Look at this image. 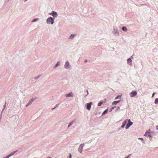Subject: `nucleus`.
<instances>
[{
  "label": "nucleus",
  "instance_id": "nucleus-1",
  "mask_svg": "<svg viewBox=\"0 0 158 158\" xmlns=\"http://www.w3.org/2000/svg\"><path fill=\"white\" fill-rule=\"evenodd\" d=\"M53 21L54 20L53 19V18L51 17H50L49 18H48L47 20V23L48 24H53Z\"/></svg>",
  "mask_w": 158,
  "mask_h": 158
},
{
  "label": "nucleus",
  "instance_id": "nucleus-2",
  "mask_svg": "<svg viewBox=\"0 0 158 158\" xmlns=\"http://www.w3.org/2000/svg\"><path fill=\"white\" fill-rule=\"evenodd\" d=\"M137 94V92L135 91H132L130 94V96L133 97L134 96L136 95Z\"/></svg>",
  "mask_w": 158,
  "mask_h": 158
},
{
  "label": "nucleus",
  "instance_id": "nucleus-3",
  "mask_svg": "<svg viewBox=\"0 0 158 158\" xmlns=\"http://www.w3.org/2000/svg\"><path fill=\"white\" fill-rule=\"evenodd\" d=\"M84 144H81L80 145L78 148V151L80 153H81L83 149V148L84 147Z\"/></svg>",
  "mask_w": 158,
  "mask_h": 158
},
{
  "label": "nucleus",
  "instance_id": "nucleus-4",
  "mask_svg": "<svg viewBox=\"0 0 158 158\" xmlns=\"http://www.w3.org/2000/svg\"><path fill=\"white\" fill-rule=\"evenodd\" d=\"M128 121H129V122L127 124V125L126 127V129H128L130 126L132 125L133 124V123L132 122H131L130 119Z\"/></svg>",
  "mask_w": 158,
  "mask_h": 158
},
{
  "label": "nucleus",
  "instance_id": "nucleus-5",
  "mask_svg": "<svg viewBox=\"0 0 158 158\" xmlns=\"http://www.w3.org/2000/svg\"><path fill=\"white\" fill-rule=\"evenodd\" d=\"M92 104L91 102H90L89 103H87V108H86L88 110H90L91 108V104Z\"/></svg>",
  "mask_w": 158,
  "mask_h": 158
},
{
  "label": "nucleus",
  "instance_id": "nucleus-6",
  "mask_svg": "<svg viewBox=\"0 0 158 158\" xmlns=\"http://www.w3.org/2000/svg\"><path fill=\"white\" fill-rule=\"evenodd\" d=\"M144 136H148L149 137H151V134L148 131L146 132L144 135Z\"/></svg>",
  "mask_w": 158,
  "mask_h": 158
},
{
  "label": "nucleus",
  "instance_id": "nucleus-7",
  "mask_svg": "<svg viewBox=\"0 0 158 158\" xmlns=\"http://www.w3.org/2000/svg\"><path fill=\"white\" fill-rule=\"evenodd\" d=\"M69 63L68 62V61H67L65 62V65H64V67L65 68L67 69L68 68L69 66Z\"/></svg>",
  "mask_w": 158,
  "mask_h": 158
},
{
  "label": "nucleus",
  "instance_id": "nucleus-8",
  "mask_svg": "<svg viewBox=\"0 0 158 158\" xmlns=\"http://www.w3.org/2000/svg\"><path fill=\"white\" fill-rule=\"evenodd\" d=\"M16 152V151H14V152H13V153H10L9 155H8L6 157H5V158H9L10 156L13 155Z\"/></svg>",
  "mask_w": 158,
  "mask_h": 158
},
{
  "label": "nucleus",
  "instance_id": "nucleus-9",
  "mask_svg": "<svg viewBox=\"0 0 158 158\" xmlns=\"http://www.w3.org/2000/svg\"><path fill=\"white\" fill-rule=\"evenodd\" d=\"M127 123V119L125 121H124L122 125L121 126V127L122 128H124L125 126Z\"/></svg>",
  "mask_w": 158,
  "mask_h": 158
},
{
  "label": "nucleus",
  "instance_id": "nucleus-10",
  "mask_svg": "<svg viewBox=\"0 0 158 158\" xmlns=\"http://www.w3.org/2000/svg\"><path fill=\"white\" fill-rule=\"evenodd\" d=\"M34 101V100L33 99H31V100H30L28 103L26 105V107H27V106H29L30 104H31V103H32V102L33 101Z\"/></svg>",
  "mask_w": 158,
  "mask_h": 158
},
{
  "label": "nucleus",
  "instance_id": "nucleus-11",
  "mask_svg": "<svg viewBox=\"0 0 158 158\" xmlns=\"http://www.w3.org/2000/svg\"><path fill=\"white\" fill-rule=\"evenodd\" d=\"M52 15L53 16L55 17H56L57 16V13L54 11H52Z\"/></svg>",
  "mask_w": 158,
  "mask_h": 158
},
{
  "label": "nucleus",
  "instance_id": "nucleus-12",
  "mask_svg": "<svg viewBox=\"0 0 158 158\" xmlns=\"http://www.w3.org/2000/svg\"><path fill=\"white\" fill-rule=\"evenodd\" d=\"M72 93L70 92L69 94H66V96L67 97H73V95H72Z\"/></svg>",
  "mask_w": 158,
  "mask_h": 158
},
{
  "label": "nucleus",
  "instance_id": "nucleus-13",
  "mask_svg": "<svg viewBox=\"0 0 158 158\" xmlns=\"http://www.w3.org/2000/svg\"><path fill=\"white\" fill-rule=\"evenodd\" d=\"M76 121L75 120H73L72 122H71L69 124L68 126V127H69L70 126L72 125L73 123L75 122Z\"/></svg>",
  "mask_w": 158,
  "mask_h": 158
},
{
  "label": "nucleus",
  "instance_id": "nucleus-14",
  "mask_svg": "<svg viewBox=\"0 0 158 158\" xmlns=\"http://www.w3.org/2000/svg\"><path fill=\"white\" fill-rule=\"evenodd\" d=\"M127 61L128 64H129L131 65L132 64L131 63V60L130 58H129L127 59Z\"/></svg>",
  "mask_w": 158,
  "mask_h": 158
},
{
  "label": "nucleus",
  "instance_id": "nucleus-15",
  "mask_svg": "<svg viewBox=\"0 0 158 158\" xmlns=\"http://www.w3.org/2000/svg\"><path fill=\"white\" fill-rule=\"evenodd\" d=\"M120 102V101H114V102L112 103V105H113L114 104H116L117 103H118V102Z\"/></svg>",
  "mask_w": 158,
  "mask_h": 158
},
{
  "label": "nucleus",
  "instance_id": "nucleus-16",
  "mask_svg": "<svg viewBox=\"0 0 158 158\" xmlns=\"http://www.w3.org/2000/svg\"><path fill=\"white\" fill-rule=\"evenodd\" d=\"M60 64V62H58L54 66V68H56Z\"/></svg>",
  "mask_w": 158,
  "mask_h": 158
},
{
  "label": "nucleus",
  "instance_id": "nucleus-17",
  "mask_svg": "<svg viewBox=\"0 0 158 158\" xmlns=\"http://www.w3.org/2000/svg\"><path fill=\"white\" fill-rule=\"evenodd\" d=\"M122 30H123V31H126L127 30V28L126 27H122Z\"/></svg>",
  "mask_w": 158,
  "mask_h": 158
},
{
  "label": "nucleus",
  "instance_id": "nucleus-18",
  "mask_svg": "<svg viewBox=\"0 0 158 158\" xmlns=\"http://www.w3.org/2000/svg\"><path fill=\"white\" fill-rule=\"evenodd\" d=\"M108 111V110L106 109V110L102 113V115H104V114H105L106 113H107Z\"/></svg>",
  "mask_w": 158,
  "mask_h": 158
},
{
  "label": "nucleus",
  "instance_id": "nucleus-19",
  "mask_svg": "<svg viewBox=\"0 0 158 158\" xmlns=\"http://www.w3.org/2000/svg\"><path fill=\"white\" fill-rule=\"evenodd\" d=\"M155 103V104H156V103H158V98H156L155 99V102H154Z\"/></svg>",
  "mask_w": 158,
  "mask_h": 158
},
{
  "label": "nucleus",
  "instance_id": "nucleus-20",
  "mask_svg": "<svg viewBox=\"0 0 158 158\" xmlns=\"http://www.w3.org/2000/svg\"><path fill=\"white\" fill-rule=\"evenodd\" d=\"M102 104V102H101V101H100L99 102V103H98V106H101Z\"/></svg>",
  "mask_w": 158,
  "mask_h": 158
},
{
  "label": "nucleus",
  "instance_id": "nucleus-21",
  "mask_svg": "<svg viewBox=\"0 0 158 158\" xmlns=\"http://www.w3.org/2000/svg\"><path fill=\"white\" fill-rule=\"evenodd\" d=\"M74 35H72L70 36V37L69 38L73 39L74 37Z\"/></svg>",
  "mask_w": 158,
  "mask_h": 158
},
{
  "label": "nucleus",
  "instance_id": "nucleus-22",
  "mask_svg": "<svg viewBox=\"0 0 158 158\" xmlns=\"http://www.w3.org/2000/svg\"><path fill=\"white\" fill-rule=\"evenodd\" d=\"M120 108V107L119 106H118L117 107V109L116 110V111L117 112L119 110Z\"/></svg>",
  "mask_w": 158,
  "mask_h": 158
},
{
  "label": "nucleus",
  "instance_id": "nucleus-23",
  "mask_svg": "<svg viewBox=\"0 0 158 158\" xmlns=\"http://www.w3.org/2000/svg\"><path fill=\"white\" fill-rule=\"evenodd\" d=\"M119 97H120V96H117L115 98V100H116L117 99H118V98H119Z\"/></svg>",
  "mask_w": 158,
  "mask_h": 158
},
{
  "label": "nucleus",
  "instance_id": "nucleus-24",
  "mask_svg": "<svg viewBox=\"0 0 158 158\" xmlns=\"http://www.w3.org/2000/svg\"><path fill=\"white\" fill-rule=\"evenodd\" d=\"M37 20H38V19H35L32 21V22H34L35 21Z\"/></svg>",
  "mask_w": 158,
  "mask_h": 158
},
{
  "label": "nucleus",
  "instance_id": "nucleus-25",
  "mask_svg": "<svg viewBox=\"0 0 158 158\" xmlns=\"http://www.w3.org/2000/svg\"><path fill=\"white\" fill-rule=\"evenodd\" d=\"M69 158H72V155H71V154L70 153L69 154Z\"/></svg>",
  "mask_w": 158,
  "mask_h": 158
},
{
  "label": "nucleus",
  "instance_id": "nucleus-26",
  "mask_svg": "<svg viewBox=\"0 0 158 158\" xmlns=\"http://www.w3.org/2000/svg\"><path fill=\"white\" fill-rule=\"evenodd\" d=\"M131 154H129V155L128 156V157H125V158H128L129 157H130V156H131Z\"/></svg>",
  "mask_w": 158,
  "mask_h": 158
},
{
  "label": "nucleus",
  "instance_id": "nucleus-27",
  "mask_svg": "<svg viewBox=\"0 0 158 158\" xmlns=\"http://www.w3.org/2000/svg\"><path fill=\"white\" fill-rule=\"evenodd\" d=\"M139 139H141L142 141H143V138H139Z\"/></svg>",
  "mask_w": 158,
  "mask_h": 158
},
{
  "label": "nucleus",
  "instance_id": "nucleus-28",
  "mask_svg": "<svg viewBox=\"0 0 158 158\" xmlns=\"http://www.w3.org/2000/svg\"><path fill=\"white\" fill-rule=\"evenodd\" d=\"M115 107H116V106H114V107H112L111 108V109H112V110H113V109H114V108Z\"/></svg>",
  "mask_w": 158,
  "mask_h": 158
},
{
  "label": "nucleus",
  "instance_id": "nucleus-29",
  "mask_svg": "<svg viewBox=\"0 0 158 158\" xmlns=\"http://www.w3.org/2000/svg\"><path fill=\"white\" fill-rule=\"evenodd\" d=\"M57 106V105H56V106L55 107H54V108H52V109H55V108H56V107Z\"/></svg>",
  "mask_w": 158,
  "mask_h": 158
},
{
  "label": "nucleus",
  "instance_id": "nucleus-30",
  "mask_svg": "<svg viewBox=\"0 0 158 158\" xmlns=\"http://www.w3.org/2000/svg\"><path fill=\"white\" fill-rule=\"evenodd\" d=\"M155 94V93H153V94H152V97H153L154 95Z\"/></svg>",
  "mask_w": 158,
  "mask_h": 158
},
{
  "label": "nucleus",
  "instance_id": "nucleus-31",
  "mask_svg": "<svg viewBox=\"0 0 158 158\" xmlns=\"http://www.w3.org/2000/svg\"><path fill=\"white\" fill-rule=\"evenodd\" d=\"M156 127L157 129H158V126H156Z\"/></svg>",
  "mask_w": 158,
  "mask_h": 158
},
{
  "label": "nucleus",
  "instance_id": "nucleus-32",
  "mask_svg": "<svg viewBox=\"0 0 158 158\" xmlns=\"http://www.w3.org/2000/svg\"><path fill=\"white\" fill-rule=\"evenodd\" d=\"M85 62H86L87 61V60H85Z\"/></svg>",
  "mask_w": 158,
  "mask_h": 158
},
{
  "label": "nucleus",
  "instance_id": "nucleus-33",
  "mask_svg": "<svg viewBox=\"0 0 158 158\" xmlns=\"http://www.w3.org/2000/svg\"><path fill=\"white\" fill-rule=\"evenodd\" d=\"M37 78H36V77H35V79H37Z\"/></svg>",
  "mask_w": 158,
  "mask_h": 158
},
{
  "label": "nucleus",
  "instance_id": "nucleus-34",
  "mask_svg": "<svg viewBox=\"0 0 158 158\" xmlns=\"http://www.w3.org/2000/svg\"><path fill=\"white\" fill-rule=\"evenodd\" d=\"M149 131H150V129H149Z\"/></svg>",
  "mask_w": 158,
  "mask_h": 158
}]
</instances>
